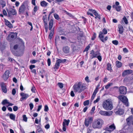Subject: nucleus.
Segmentation results:
<instances>
[{"mask_svg": "<svg viewBox=\"0 0 133 133\" xmlns=\"http://www.w3.org/2000/svg\"><path fill=\"white\" fill-rule=\"evenodd\" d=\"M53 20L52 19L50 20L49 24V29L51 30L53 27Z\"/></svg>", "mask_w": 133, "mask_h": 133, "instance_id": "21", "label": "nucleus"}, {"mask_svg": "<svg viewBox=\"0 0 133 133\" xmlns=\"http://www.w3.org/2000/svg\"><path fill=\"white\" fill-rule=\"evenodd\" d=\"M103 124V121L101 119H98L95 120L93 123L92 127L95 128H101Z\"/></svg>", "mask_w": 133, "mask_h": 133, "instance_id": "3", "label": "nucleus"}, {"mask_svg": "<svg viewBox=\"0 0 133 133\" xmlns=\"http://www.w3.org/2000/svg\"><path fill=\"white\" fill-rule=\"evenodd\" d=\"M18 48V46L17 45H15L14 46L13 48L11 49V50L12 53L15 55L16 56L17 55V52L16 51H15V50H17Z\"/></svg>", "mask_w": 133, "mask_h": 133, "instance_id": "16", "label": "nucleus"}, {"mask_svg": "<svg viewBox=\"0 0 133 133\" xmlns=\"http://www.w3.org/2000/svg\"><path fill=\"white\" fill-rule=\"evenodd\" d=\"M7 11L8 13V15L9 16L11 15H16L17 14V12L15 9L12 8H10L9 10H7Z\"/></svg>", "mask_w": 133, "mask_h": 133, "instance_id": "10", "label": "nucleus"}, {"mask_svg": "<svg viewBox=\"0 0 133 133\" xmlns=\"http://www.w3.org/2000/svg\"><path fill=\"white\" fill-rule=\"evenodd\" d=\"M90 46L89 45H88L85 49L84 50V51H88L89 49L90 48Z\"/></svg>", "mask_w": 133, "mask_h": 133, "instance_id": "54", "label": "nucleus"}, {"mask_svg": "<svg viewBox=\"0 0 133 133\" xmlns=\"http://www.w3.org/2000/svg\"><path fill=\"white\" fill-rule=\"evenodd\" d=\"M66 59H59L56 60V63L58 64H60L61 63L65 62H66Z\"/></svg>", "mask_w": 133, "mask_h": 133, "instance_id": "19", "label": "nucleus"}, {"mask_svg": "<svg viewBox=\"0 0 133 133\" xmlns=\"http://www.w3.org/2000/svg\"><path fill=\"white\" fill-rule=\"evenodd\" d=\"M100 99V97L99 96H98L97 97V98L94 101L93 103H96L97 102H98L99 101V100Z\"/></svg>", "mask_w": 133, "mask_h": 133, "instance_id": "40", "label": "nucleus"}, {"mask_svg": "<svg viewBox=\"0 0 133 133\" xmlns=\"http://www.w3.org/2000/svg\"><path fill=\"white\" fill-rule=\"evenodd\" d=\"M63 129L64 131H65L66 130V127L64 123L63 124Z\"/></svg>", "mask_w": 133, "mask_h": 133, "instance_id": "62", "label": "nucleus"}, {"mask_svg": "<svg viewBox=\"0 0 133 133\" xmlns=\"http://www.w3.org/2000/svg\"><path fill=\"white\" fill-rule=\"evenodd\" d=\"M49 110L48 107L47 105L45 106L44 110L45 111H47Z\"/></svg>", "mask_w": 133, "mask_h": 133, "instance_id": "50", "label": "nucleus"}, {"mask_svg": "<svg viewBox=\"0 0 133 133\" xmlns=\"http://www.w3.org/2000/svg\"><path fill=\"white\" fill-rule=\"evenodd\" d=\"M40 4L42 7H45L47 6L48 3L45 1H43L41 2Z\"/></svg>", "mask_w": 133, "mask_h": 133, "instance_id": "22", "label": "nucleus"}, {"mask_svg": "<svg viewBox=\"0 0 133 133\" xmlns=\"http://www.w3.org/2000/svg\"><path fill=\"white\" fill-rule=\"evenodd\" d=\"M116 66L118 68H119L122 66V63L118 61H116Z\"/></svg>", "mask_w": 133, "mask_h": 133, "instance_id": "26", "label": "nucleus"}, {"mask_svg": "<svg viewBox=\"0 0 133 133\" xmlns=\"http://www.w3.org/2000/svg\"><path fill=\"white\" fill-rule=\"evenodd\" d=\"M37 10H38L37 6L36 5L34 7V9H33L34 11V12H36L37 11Z\"/></svg>", "mask_w": 133, "mask_h": 133, "instance_id": "47", "label": "nucleus"}, {"mask_svg": "<svg viewBox=\"0 0 133 133\" xmlns=\"http://www.w3.org/2000/svg\"><path fill=\"white\" fill-rule=\"evenodd\" d=\"M73 90L75 92L80 93L86 88V85L81 82L75 83L73 87Z\"/></svg>", "mask_w": 133, "mask_h": 133, "instance_id": "1", "label": "nucleus"}, {"mask_svg": "<svg viewBox=\"0 0 133 133\" xmlns=\"http://www.w3.org/2000/svg\"><path fill=\"white\" fill-rule=\"evenodd\" d=\"M115 112L117 115H122L124 113L123 110L121 108L118 109L117 110L115 111Z\"/></svg>", "mask_w": 133, "mask_h": 133, "instance_id": "17", "label": "nucleus"}, {"mask_svg": "<svg viewBox=\"0 0 133 133\" xmlns=\"http://www.w3.org/2000/svg\"><path fill=\"white\" fill-rule=\"evenodd\" d=\"M93 121L92 117H88V118H85L84 124L87 127L89 126L90 123H91Z\"/></svg>", "mask_w": 133, "mask_h": 133, "instance_id": "8", "label": "nucleus"}, {"mask_svg": "<svg viewBox=\"0 0 133 133\" xmlns=\"http://www.w3.org/2000/svg\"><path fill=\"white\" fill-rule=\"evenodd\" d=\"M20 95L22 97L21 98L20 101H22L24 99H26L28 97L29 95L28 94L24 93L23 92H21L20 93Z\"/></svg>", "mask_w": 133, "mask_h": 133, "instance_id": "11", "label": "nucleus"}, {"mask_svg": "<svg viewBox=\"0 0 133 133\" xmlns=\"http://www.w3.org/2000/svg\"><path fill=\"white\" fill-rule=\"evenodd\" d=\"M126 87L124 86H122L119 88V92L120 94H125L127 92Z\"/></svg>", "mask_w": 133, "mask_h": 133, "instance_id": "9", "label": "nucleus"}, {"mask_svg": "<svg viewBox=\"0 0 133 133\" xmlns=\"http://www.w3.org/2000/svg\"><path fill=\"white\" fill-rule=\"evenodd\" d=\"M54 30H51L49 35V38L50 39H51L52 38V36L54 34Z\"/></svg>", "mask_w": 133, "mask_h": 133, "instance_id": "31", "label": "nucleus"}, {"mask_svg": "<svg viewBox=\"0 0 133 133\" xmlns=\"http://www.w3.org/2000/svg\"><path fill=\"white\" fill-rule=\"evenodd\" d=\"M123 19L125 24H127L128 23V20L126 17H124L123 18Z\"/></svg>", "mask_w": 133, "mask_h": 133, "instance_id": "44", "label": "nucleus"}, {"mask_svg": "<svg viewBox=\"0 0 133 133\" xmlns=\"http://www.w3.org/2000/svg\"><path fill=\"white\" fill-rule=\"evenodd\" d=\"M116 129V127L114 123L109 126H107L105 128V130L109 132L113 131Z\"/></svg>", "mask_w": 133, "mask_h": 133, "instance_id": "6", "label": "nucleus"}, {"mask_svg": "<svg viewBox=\"0 0 133 133\" xmlns=\"http://www.w3.org/2000/svg\"><path fill=\"white\" fill-rule=\"evenodd\" d=\"M38 60H37L33 59L31 61V62L32 64H34L35 63L37 62H38Z\"/></svg>", "mask_w": 133, "mask_h": 133, "instance_id": "57", "label": "nucleus"}, {"mask_svg": "<svg viewBox=\"0 0 133 133\" xmlns=\"http://www.w3.org/2000/svg\"><path fill=\"white\" fill-rule=\"evenodd\" d=\"M107 69L109 71L111 70H112L111 67V65L109 63H108L107 64Z\"/></svg>", "mask_w": 133, "mask_h": 133, "instance_id": "27", "label": "nucleus"}, {"mask_svg": "<svg viewBox=\"0 0 133 133\" xmlns=\"http://www.w3.org/2000/svg\"><path fill=\"white\" fill-rule=\"evenodd\" d=\"M57 85L61 88L62 89L63 87V84L61 83H57Z\"/></svg>", "mask_w": 133, "mask_h": 133, "instance_id": "41", "label": "nucleus"}, {"mask_svg": "<svg viewBox=\"0 0 133 133\" xmlns=\"http://www.w3.org/2000/svg\"><path fill=\"white\" fill-rule=\"evenodd\" d=\"M113 113V112L112 111H106L105 116H109L112 115Z\"/></svg>", "mask_w": 133, "mask_h": 133, "instance_id": "30", "label": "nucleus"}, {"mask_svg": "<svg viewBox=\"0 0 133 133\" xmlns=\"http://www.w3.org/2000/svg\"><path fill=\"white\" fill-rule=\"evenodd\" d=\"M3 13L4 15L5 16L7 15V12L4 9L3 11Z\"/></svg>", "mask_w": 133, "mask_h": 133, "instance_id": "59", "label": "nucleus"}, {"mask_svg": "<svg viewBox=\"0 0 133 133\" xmlns=\"http://www.w3.org/2000/svg\"><path fill=\"white\" fill-rule=\"evenodd\" d=\"M13 109L14 111H16L18 109V107L16 106H14Z\"/></svg>", "mask_w": 133, "mask_h": 133, "instance_id": "61", "label": "nucleus"}, {"mask_svg": "<svg viewBox=\"0 0 133 133\" xmlns=\"http://www.w3.org/2000/svg\"><path fill=\"white\" fill-rule=\"evenodd\" d=\"M25 4V3L23 2L19 7V14H23L24 13L26 9Z\"/></svg>", "mask_w": 133, "mask_h": 133, "instance_id": "7", "label": "nucleus"}, {"mask_svg": "<svg viewBox=\"0 0 133 133\" xmlns=\"http://www.w3.org/2000/svg\"><path fill=\"white\" fill-rule=\"evenodd\" d=\"M9 116L10 119L13 121L15 120L16 116L15 115L12 113L10 114H9Z\"/></svg>", "mask_w": 133, "mask_h": 133, "instance_id": "24", "label": "nucleus"}, {"mask_svg": "<svg viewBox=\"0 0 133 133\" xmlns=\"http://www.w3.org/2000/svg\"><path fill=\"white\" fill-rule=\"evenodd\" d=\"M118 31L120 34H122L123 32V26L121 25H118Z\"/></svg>", "mask_w": 133, "mask_h": 133, "instance_id": "20", "label": "nucleus"}, {"mask_svg": "<svg viewBox=\"0 0 133 133\" xmlns=\"http://www.w3.org/2000/svg\"><path fill=\"white\" fill-rule=\"evenodd\" d=\"M85 80L88 83L89 82H90L89 80V77L88 76H87L85 77Z\"/></svg>", "mask_w": 133, "mask_h": 133, "instance_id": "63", "label": "nucleus"}, {"mask_svg": "<svg viewBox=\"0 0 133 133\" xmlns=\"http://www.w3.org/2000/svg\"><path fill=\"white\" fill-rule=\"evenodd\" d=\"M63 12L65 13L66 14L68 15L70 17H73V16L70 13L66 11H65V10H64L63 11Z\"/></svg>", "mask_w": 133, "mask_h": 133, "instance_id": "33", "label": "nucleus"}, {"mask_svg": "<svg viewBox=\"0 0 133 133\" xmlns=\"http://www.w3.org/2000/svg\"><path fill=\"white\" fill-rule=\"evenodd\" d=\"M54 16L55 18L56 19L58 20L59 18V16L57 14H54Z\"/></svg>", "mask_w": 133, "mask_h": 133, "instance_id": "42", "label": "nucleus"}, {"mask_svg": "<svg viewBox=\"0 0 133 133\" xmlns=\"http://www.w3.org/2000/svg\"><path fill=\"white\" fill-rule=\"evenodd\" d=\"M103 108L107 110H110L113 108L112 103L111 101L109 99L104 101L102 104Z\"/></svg>", "mask_w": 133, "mask_h": 133, "instance_id": "2", "label": "nucleus"}, {"mask_svg": "<svg viewBox=\"0 0 133 133\" xmlns=\"http://www.w3.org/2000/svg\"><path fill=\"white\" fill-rule=\"evenodd\" d=\"M131 116H130L127 119L126 121L127 122V124H129V122L131 120Z\"/></svg>", "mask_w": 133, "mask_h": 133, "instance_id": "45", "label": "nucleus"}, {"mask_svg": "<svg viewBox=\"0 0 133 133\" xmlns=\"http://www.w3.org/2000/svg\"><path fill=\"white\" fill-rule=\"evenodd\" d=\"M123 51L124 53H127L128 52V50L126 48H125L123 49Z\"/></svg>", "mask_w": 133, "mask_h": 133, "instance_id": "58", "label": "nucleus"}, {"mask_svg": "<svg viewBox=\"0 0 133 133\" xmlns=\"http://www.w3.org/2000/svg\"><path fill=\"white\" fill-rule=\"evenodd\" d=\"M12 94L13 95H15L16 93V91L15 89H13L12 91Z\"/></svg>", "mask_w": 133, "mask_h": 133, "instance_id": "53", "label": "nucleus"}, {"mask_svg": "<svg viewBox=\"0 0 133 133\" xmlns=\"http://www.w3.org/2000/svg\"><path fill=\"white\" fill-rule=\"evenodd\" d=\"M112 8H115L116 10L117 11H120L121 10V6H116L115 5H113Z\"/></svg>", "mask_w": 133, "mask_h": 133, "instance_id": "23", "label": "nucleus"}, {"mask_svg": "<svg viewBox=\"0 0 133 133\" xmlns=\"http://www.w3.org/2000/svg\"><path fill=\"white\" fill-rule=\"evenodd\" d=\"M89 100H87L84 102L83 104L85 106L88 105L89 104Z\"/></svg>", "mask_w": 133, "mask_h": 133, "instance_id": "38", "label": "nucleus"}, {"mask_svg": "<svg viewBox=\"0 0 133 133\" xmlns=\"http://www.w3.org/2000/svg\"><path fill=\"white\" fill-rule=\"evenodd\" d=\"M23 120L25 122H27V118L26 117L25 115H24L23 116Z\"/></svg>", "mask_w": 133, "mask_h": 133, "instance_id": "43", "label": "nucleus"}, {"mask_svg": "<svg viewBox=\"0 0 133 133\" xmlns=\"http://www.w3.org/2000/svg\"><path fill=\"white\" fill-rule=\"evenodd\" d=\"M63 50L64 53L68 54L70 52V48L68 46H65L63 47Z\"/></svg>", "mask_w": 133, "mask_h": 133, "instance_id": "15", "label": "nucleus"}, {"mask_svg": "<svg viewBox=\"0 0 133 133\" xmlns=\"http://www.w3.org/2000/svg\"><path fill=\"white\" fill-rule=\"evenodd\" d=\"M9 71L8 70L6 71L4 75H3L2 77L4 80H6L8 79L9 77Z\"/></svg>", "mask_w": 133, "mask_h": 133, "instance_id": "12", "label": "nucleus"}, {"mask_svg": "<svg viewBox=\"0 0 133 133\" xmlns=\"http://www.w3.org/2000/svg\"><path fill=\"white\" fill-rule=\"evenodd\" d=\"M55 12V10L53 8H52L51 10V11L50 12L49 14V16H50L52 14L54 13Z\"/></svg>", "mask_w": 133, "mask_h": 133, "instance_id": "56", "label": "nucleus"}, {"mask_svg": "<svg viewBox=\"0 0 133 133\" xmlns=\"http://www.w3.org/2000/svg\"><path fill=\"white\" fill-rule=\"evenodd\" d=\"M94 14L95 15V16L96 17H96H97V18H98V19H100L101 18L100 16L96 12V11H95V12L94 13Z\"/></svg>", "mask_w": 133, "mask_h": 133, "instance_id": "35", "label": "nucleus"}, {"mask_svg": "<svg viewBox=\"0 0 133 133\" xmlns=\"http://www.w3.org/2000/svg\"><path fill=\"white\" fill-rule=\"evenodd\" d=\"M97 58L99 60V61H101L102 60V57L101 56L99 55H98L97 57Z\"/></svg>", "mask_w": 133, "mask_h": 133, "instance_id": "55", "label": "nucleus"}, {"mask_svg": "<svg viewBox=\"0 0 133 133\" xmlns=\"http://www.w3.org/2000/svg\"><path fill=\"white\" fill-rule=\"evenodd\" d=\"M133 72L131 70H124L122 73V76H125L129 75Z\"/></svg>", "mask_w": 133, "mask_h": 133, "instance_id": "13", "label": "nucleus"}, {"mask_svg": "<svg viewBox=\"0 0 133 133\" xmlns=\"http://www.w3.org/2000/svg\"><path fill=\"white\" fill-rule=\"evenodd\" d=\"M100 55V54L98 51H97L95 52V56H96V57H97L99 55Z\"/></svg>", "mask_w": 133, "mask_h": 133, "instance_id": "60", "label": "nucleus"}, {"mask_svg": "<svg viewBox=\"0 0 133 133\" xmlns=\"http://www.w3.org/2000/svg\"><path fill=\"white\" fill-rule=\"evenodd\" d=\"M48 64V66H50L51 64V61L50 58H48L47 60Z\"/></svg>", "mask_w": 133, "mask_h": 133, "instance_id": "52", "label": "nucleus"}, {"mask_svg": "<svg viewBox=\"0 0 133 133\" xmlns=\"http://www.w3.org/2000/svg\"><path fill=\"white\" fill-rule=\"evenodd\" d=\"M112 84H113L112 83H109L105 86V88L106 89H108L110 87V86L112 85Z\"/></svg>", "mask_w": 133, "mask_h": 133, "instance_id": "36", "label": "nucleus"}, {"mask_svg": "<svg viewBox=\"0 0 133 133\" xmlns=\"http://www.w3.org/2000/svg\"><path fill=\"white\" fill-rule=\"evenodd\" d=\"M5 24L6 25L10 28L12 27V24L8 20L5 21Z\"/></svg>", "mask_w": 133, "mask_h": 133, "instance_id": "29", "label": "nucleus"}, {"mask_svg": "<svg viewBox=\"0 0 133 133\" xmlns=\"http://www.w3.org/2000/svg\"><path fill=\"white\" fill-rule=\"evenodd\" d=\"M90 54L91 55L90 58L91 59H92L96 57L95 56V53H94V51L93 50H92L90 51Z\"/></svg>", "mask_w": 133, "mask_h": 133, "instance_id": "25", "label": "nucleus"}, {"mask_svg": "<svg viewBox=\"0 0 133 133\" xmlns=\"http://www.w3.org/2000/svg\"><path fill=\"white\" fill-rule=\"evenodd\" d=\"M70 95L72 97H74L75 96V94L74 92V91H72L70 92Z\"/></svg>", "mask_w": 133, "mask_h": 133, "instance_id": "64", "label": "nucleus"}, {"mask_svg": "<svg viewBox=\"0 0 133 133\" xmlns=\"http://www.w3.org/2000/svg\"><path fill=\"white\" fill-rule=\"evenodd\" d=\"M112 43L115 45H117L118 43V42L117 40H114L112 41Z\"/></svg>", "mask_w": 133, "mask_h": 133, "instance_id": "48", "label": "nucleus"}, {"mask_svg": "<svg viewBox=\"0 0 133 133\" xmlns=\"http://www.w3.org/2000/svg\"><path fill=\"white\" fill-rule=\"evenodd\" d=\"M1 85L3 92L4 93H6L7 92V89L5 84L3 83H1Z\"/></svg>", "mask_w": 133, "mask_h": 133, "instance_id": "14", "label": "nucleus"}, {"mask_svg": "<svg viewBox=\"0 0 133 133\" xmlns=\"http://www.w3.org/2000/svg\"><path fill=\"white\" fill-rule=\"evenodd\" d=\"M107 30L105 28H104L102 31H100L99 33L98 37L104 43L105 42L108 38L107 36H106L105 38H104V35L107 34Z\"/></svg>", "mask_w": 133, "mask_h": 133, "instance_id": "4", "label": "nucleus"}, {"mask_svg": "<svg viewBox=\"0 0 133 133\" xmlns=\"http://www.w3.org/2000/svg\"><path fill=\"white\" fill-rule=\"evenodd\" d=\"M31 91L34 93H35L36 92V89L35 87L34 86H33L31 89Z\"/></svg>", "mask_w": 133, "mask_h": 133, "instance_id": "46", "label": "nucleus"}, {"mask_svg": "<svg viewBox=\"0 0 133 133\" xmlns=\"http://www.w3.org/2000/svg\"><path fill=\"white\" fill-rule=\"evenodd\" d=\"M0 4L2 5V8H4L6 5L5 2L2 0L0 1Z\"/></svg>", "mask_w": 133, "mask_h": 133, "instance_id": "28", "label": "nucleus"}, {"mask_svg": "<svg viewBox=\"0 0 133 133\" xmlns=\"http://www.w3.org/2000/svg\"><path fill=\"white\" fill-rule=\"evenodd\" d=\"M118 98L126 106H129L128 100L125 96L124 95H120L118 97Z\"/></svg>", "mask_w": 133, "mask_h": 133, "instance_id": "5", "label": "nucleus"}, {"mask_svg": "<svg viewBox=\"0 0 133 133\" xmlns=\"http://www.w3.org/2000/svg\"><path fill=\"white\" fill-rule=\"evenodd\" d=\"M69 122L70 120H67L66 119H64V121L63 123V124L64 123L65 126L66 125L67 126H68L69 125Z\"/></svg>", "mask_w": 133, "mask_h": 133, "instance_id": "32", "label": "nucleus"}, {"mask_svg": "<svg viewBox=\"0 0 133 133\" xmlns=\"http://www.w3.org/2000/svg\"><path fill=\"white\" fill-rule=\"evenodd\" d=\"M17 36V34L16 33L11 32L10 34L8 37H11L12 38H16Z\"/></svg>", "mask_w": 133, "mask_h": 133, "instance_id": "18", "label": "nucleus"}, {"mask_svg": "<svg viewBox=\"0 0 133 133\" xmlns=\"http://www.w3.org/2000/svg\"><path fill=\"white\" fill-rule=\"evenodd\" d=\"M29 105L31 110H32L34 107L33 104L32 103H30L29 104Z\"/></svg>", "mask_w": 133, "mask_h": 133, "instance_id": "51", "label": "nucleus"}, {"mask_svg": "<svg viewBox=\"0 0 133 133\" xmlns=\"http://www.w3.org/2000/svg\"><path fill=\"white\" fill-rule=\"evenodd\" d=\"M96 37V35L95 33H94L92 37L91 38V39L94 40L95 38Z\"/></svg>", "mask_w": 133, "mask_h": 133, "instance_id": "49", "label": "nucleus"}, {"mask_svg": "<svg viewBox=\"0 0 133 133\" xmlns=\"http://www.w3.org/2000/svg\"><path fill=\"white\" fill-rule=\"evenodd\" d=\"M60 65V64H58L57 63H56L55 64L54 67V68L56 70L58 69Z\"/></svg>", "mask_w": 133, "mask_h": 133, "instance_id": "34", "label": "nucleus"}, {"mask_svg": "<svg viewBox=\"0 0 133 133\" xmlns=\"http://www.w3.org/2000/svg\"><path fill=\"white\" fill-rule=\"evenodd\" d=\"M105 112L106 111L101 110L99 113V114L105 116Z\"/></svg>", "mask_w": 133, "mask_h": 133, "instance_id": "37", "label": "nucleus"}, {"mask_svg": "<svg viewBox=\"0 0 133 133\" xmlns=\"http://www.w3.org/2000/svg\"><path fill=\"white\" fill-rule=\"evenodd\" d=\"M8 102L7 99H5L3 101L2 104L3 105H5L6 104H8Z\"/></svg>", "mask_w": 133, "mask_h": 133, "instance_id": "39", "label": "nucleus"}]
</instances>
